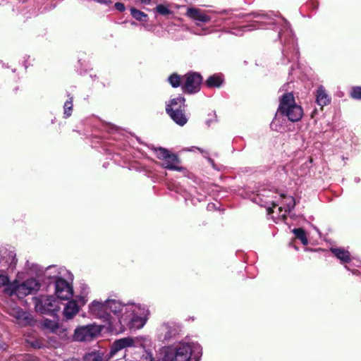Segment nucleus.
I'll return each mask as SVG.
<instances>
[{
	"mask_svg": "<svg viewBox=\"0 0 361 361\" xmlns=\"http://www.w3.org/2000/svg\"><path fill=\"white\" fill-rule=\"evenodd\" d=\"M108 312L113 313L118 319L119 330L125 326L137 330L144 327L150 315L147 305L141 303H123L114 299H108Z\"/></svg>",
	"mask_w": 361,
	"mask_h": 361,
	"instance_id": "nucleus-1",
	"label": "nucleus"
},
{
	"mask_svg": "<svg viewBox=\"0 0 361 361\" xmlns=\"http://www.w3.org/2000/svg\"><path fill=\"white\" fill-rule=\"evenodd\" d=\"M250 15L253 16L254 20L252 24L242 27L243 31H250L257 28L267 29L268 26L273 30L278 31V37L282 41L284 35L290 36L292 31L290 25L283 17L276 16L272 11H257Z\"/></svg>",
	"mask_w": 361,
	"mask_h": 361,
	"instance_id": "nucleus-2",
	"label": "nucleus"
},
{
	"mask_svg": "<svg viewBox=\"0 0 361 361\" xmlns=\"http://www.w3.org/2000/svg\"><path fill=\"white\" fill-rule=\"evenodd\" d=\"M46 276L54 280L55 294L59 299L66 300L72 298L73 289L71 281L73 280V275L68 270L63 267L51 266L47 269Z\"/></svg>",
	"mask_w": 361,
	"mask_h": 361,
	"instance_id": "nucleus-3",
	"label": "nucleus"
},
{
	"mask_svg": "<svg viewBox=\"0 0 361 361\" xmlns=\"http://www.w3.org/2000/svg\"><path fill=\"white\" fill-rule=\"evenodd\" d=\"M278 112L292 122L300 121L303 116L302 107L295 103V97L291 92L286 93L281 97Z\"/></svg>",
	"mask_w": 361,
	"mask_h": 361,
	"instance_id": "nucleus-4",
	"label": "nucleus"
},
{
	"mask_svg": "<svg viewBox=\"0 0 361 361\" xmlns=\"http://www.w3.org/2000/svg\"><path fill=\"white\" fill-rule=\"evenodd\" d=\"M275 192L271 189L265 188L264 185L259 187L257 190L250 197L253 202L264 207L267 209L268 214L274 212L276 209L278 202L277 197H274Z\"/></svg>",
	"mask_w": 361,
	"mask_h": 361,
	"instance_id": "nucleus-5",
	"label": "nucleus"
},
{
	"mask_svg": "<svg viewBox=\"0 0 361 361\" xmlns=\"http://www.w3.org/2000/svg\"><path fill=\"white\" fill-rule=\"evenodd\" d=\"M185 99L183 97L171 99L166 104V111L171 118L178 126H183L188 121L185 114Z\"/></svg>",
	"mask_w": 361,
	"mask_h": 361,
	"instance_id": "nucleus-6",
	"label": "nucleus"
},
{
	"mask_svg": "<svg viewBox=\"0 0 361 361\" xmlns=\"http://www.w3.org/2000/svg\"><path fill=\"white\" fill-rule=\"evenodd\" d=\"M40 288L39 281L34 278H30L23 282L14 281L5 290L10 295H16L23 298L30 294L37 292Z\"/></svg>",
	"mask_w": 361,
	"mask_h": 361,
	"instance_id": "nucleus-7",
	"label": "nucleus"
},
{
	"mask_svg": "<svg viewBox=\"0 0 361 361\" xmlns=\"http://www.w3.org/2000/svg\"><path fill=\"white\" fill-rule=\"evenodd\" d=\"M89 312L96 318L102 319L109 329H116L117 324L108 312V299L105 301L94 300L89 305Z\"/></svg>",
	"mask_w": 361,
	"mask_h": 361,
	"instance_id": "nucleus-8",
	"label": "nucleus"
},
{
	"mask_svg": "<svg viewBox=\"0 0 361 361\" xmlns=\"http://www.w3.org/2000/svg\"><path fill=\"white\" fill-rule=\"evenodd\" d=\"M35 306L36 311L41 314H54L60 310V302L53 295H40L35 298Z\"/></svg>",
	"mask_w": 361,
	"mask_h": 361,
	"instance_id": "nucleus-9",
	"label": "nucleus"
},
{
	"mask_svg": "<svg viewBox=\"0 0 361 361\" xmlns=\"http://www.w3.org/2000/svg\"><path fill=\"white\" fill-rule=\"evenodd\" d=\"M154 152L159 159L163 161L161 166L169 170L180 171L183 169L179 166L180 159L177 155L171 153L168 149L163 147L154 148Z\"/></svg>",
	"mask_w": 361,
	"mask_h": 361,
	"instance_id": "nucleus-10",
	"label": "nucleus"
},
{
	"mask_svg": "<svg viewBox=\"0 0 361 361\" xmlns=\"http://www.w3.org/2000/svg\"><path fill=\"white\" fill-rule=\"evenodd\" d=\"M146 340V338L142 336H137L135 338L126 337L116 340L110 349L109 357V358L114 357V356L120 350L127 347H139L142 346L143 342Z\"/></svg>",
	"mask_w": 361,
	"mask_h": 361,
	"instance_id": "nucleus-11",
	"label": "nucleus"
},
{
	"mask_svg": "<svg viewBox=\"0 0 361 361\" xmlns=\"http://www.w3.org/2000/svg\"><path fill=\"white\" fill-rule=\"evenodd\" d=\"M101 328L94 324L79 326L75 329L73 338L75 341H87L99 334Z\"/></svg>",
	"mask_w": 361,
	"mask_h": 361,
	"instance_id": "nucleus-12",
	"label": "nucleus"
},
{
	"mask_svg": "<svg viewBox=\"0 0 361 361\" xmlns=\"http://www.w3.org/2000/svg\"><path fill=\"white\" fill-rule=\"evenodd\" d=\"M202 78L197 73H188L182 78V89L185 92L193 94L200 90Z\"/></svg>",
	"mask_w": 361,
	"mask_h": 361,
	"instance_id": "nucleus-13",
	"label": "nucleus"
},
{
	"mask_svg": "<svg viewBox=\"0 0 361 361\" xmlns=\"http://www.w3.org/2000/svg\"><path fill=\"white\" fill-rule=\"evenodd\" d=\"M200 347L197 344L180 343L174 351L175 361H189L195 351L200 353Z\"/></svg>",
	"mask_w": 361,
	"mask_h": 361,
	"instance_id": "nucleus-14",
	"label": "nucleus"
},
{
	"mask_svg": "<svg viewBox=\"0 0 361 361\" xmlns=\"http://www.w3.org/2000/svg\"><path fill=\"white\" fill-rule=\"evenodd\" d=\"M278 205L276 208L279 211V217L285 219L287 214L289 213L295 205V202L292 196L280 195L277 198Z\"/></svg>",
	"mask_w": 361,
	"mask_h": 361,
	"instance_id": "nucleus-15",
	"label": "nucleus"
},
{
	"mask_svg": "<svg viewBox=\"0 0 361 361\" xmlns=\"http://www.w3.org/2000/svg\"><path fill=\"white\" fill-rule=\"evenodd\" d=\"M186 16L195 21V24L197 26L200 25V23H207L211 20V17L207 15L206 11L194 7L188 8Z\"/></svg>",
	"mask_w": 361,
	"mask_h": 361,
	"instance_id": "nucleus-16",
	"label": "nucleus"
},
{
	"mask_svg": "<svg viewBox=\"0 0 361 361\" xmlns=\"http://www.w3.org/2000/svg\"><path fill=\"white\" fill-rule=\"evenodd\" d=\"M176 334V329L169 323H163L157 329V336L161 341H169Z\"/></svg>",
	"mask_w": 361,
	"mask_h": 361,
	"instance_id": "nucleus-17",
	"label": "nucleus"
},
{
	"mask_svg": "<svg viewBox=\"0 0 361 361\" xmlns=\"http://www.w3.org/2000/svg\"><path fill=\"white\" fill-rule=\"evenodd\" d=\"M17 263L16 255L13 252H5L0 259V264L2 271L6 269H13Z\"/></svg>",
	"mask_w": 361,
	"mask_h": 361,
	"instance_id": "nucleus-18",
	"label": "nucleus"
},
{
	"mask_svg": "<svg viewBox=\"0 0 361 361\" xmlns=\"http://www.w3.org/2000/svg\"><path fill=\"white\" fill-rule=\"evenodd\" d=\"M330 251L342 264L348 263L351 261L350 252L344 248L331 247Z\"/></svg>",
	"mask_w": 361,
	"mask_h": 361,
	"instance_id": "nucleus-19",
	"label": "nucleus"
},
{
	"mask_svg": "<svg viewBox=\"0 0 361 361\" xmlns=\"http://www.w3.org/2000/svg\"><path fill=\"white\" fill-rule=\"evenodd\" d=\"M79 307L75 300H72L66 305L63 316L66 319H71L79 312Z\"/></svg>",
	"mask_w": 361,
	"mask_h": 361,
	"instance_id": "nucleus-20",
	"label": "nucleus"
},
{
	"mask_svg": "<svg viewBox=\"0 0 361 361\" xmlns=\"http://www.w3.org/2000/svg\"><path fill=\"white\" fill-rule=\"evenodd\" d=\"M331 101V97L329 96V94L326 93L325 89L320 86L316 93V102L317 104L320 106L321 107H323L327 104H329Z\"/></svg>",
	"mask_w": 361,
	"mask_h": 361,
	"instance_id": "nucleus-21",
	"label": "nucleus"
},
{
	"mask_svg": "<svg viewBox=\"0 0 361 361\" xmlns=\"http://www.w3.org/2000/svg\"><path fill=\"white\" fill-rule=\"evenodd\" d=\"M104 353L100 350H92L86 353L83 357V361H103Z\"/></svg>",
	"mask_w": 361,
	"mask_h": 361,
	"instance_id": "nucleus-22",
	"label": "nucleus"
},
{
	"mask_svg": "<svg viewBox=\"0 0 361 361\" xmlns=\"http://www.w3.org/2000/svg\"><path fill=\"white\" fill-rule=\"evenodd\" d=\"M224 82L223 76L220 74H214L208 78L206 84L209 87H219Z\"/></svg>",
	"mask_w": 361,
	"mask_h": 361,
	"instance_id": "nucleus-23",
	"label": "nucleus"
},
{
	"mask_svg": "<svg viewBox=\"0 0 361 361\" xmlns=\"http://www.w3.org/2000/svg\"><path fill=\"white\" fill-rule=\"evenodd\" d=\"M130 12L132 17L137 21L147 22L148 20V16L145 13L134 7L130 8Z\"/></svg>",
	"mask_w": 361,
	"mask_h": 361,
	"instance_id": "nucleus-24",
	"label": "nucleus"
},
{
	"mask_svg": "<svg viewBox=\"0 0 361 361\" xmlns=\"http://www.w3.org/2000/svg\"><path fill=\"white\" fill-rule=\"evenodd\" d=\"M42 325L44 328L49 329L52 333H56L59 329V324L58 322L49 319L43 320Z\"/></svg>",
	"mask_w": 361,
	"mask_h": 361,
	"instance_id": "nucleus-25",
	"label": "nucleus"
},
{
	"mask_svg": "<svg viewBox=\"0 0 361 361\" xmlns=\"http://www.w3.org/2000/svg\"><path fill=\"white\" fill-rule=\"evenodd\" d=\"M90 293L89 287L85 284L80 285V295L78 297L81 305H84L87 301V295Z\"/></svg>",
	"mask_w": 361,
	"mask_h": 361,
	"instance_id": "nucleus-26",
	"label": "nucleus"
},
{
	"mask_svg": "<svg viewBox=\"0 0 361 361\" xmlns=\"http://www.w3.org/2000/svg\"><path fill=\"white\" fill-rule=\"evenodd\" d=\"M292 231L295 234V237L298 238L304 245H307L308 244L306 233L302 228H294Z\"/></svg>",
	"mask_w": 361,
	"mask_h": 361,
	"instance_id": "nucleus-27",
	"label": "nucleus"
},
{
	"mask_svg": "<svg viewBox=\"0 0 361 361\" xmlns=\"http://www.w3.org/2000/svg\"><path fill=\"white\" fill-rule=\"evenodd\" d=\"M283 54L288 59L289 62L296 61L298 59L299 55L298 49L296 47H293L291 56L289 55L288 49H285L283 51Z\"/></svg>",
	"mask_w": 361,
	"mask_h": 361,
	"instance_id": "nucleus-28",
	"label": "nucleus"
},
{
	"mask_svg": "<svg viewBox=\"0 0 361 361\" xmlns=\"http://www.w3.org/2000/svg\"><path fill=\"white\" fill-rule=\"evenodd\" d=\"M168 80L173 87H178L180 84L182 85L180 77L176 73L171 75Z\"/></svg>",
	"mask_w": 361,
	"mask_h": 361,
	"instance_id": "nucleus-29",
	"label": "nucleus"
},
{
	"mask_svg": "<svg viewBox=\"0 0 361 361\" xmlns=\"http://www.w3.org/2000/svg\"><path fill=\"white\" fill-rule=\"evenodd\" d=\"M64 116L66 118L69 117L71 115L73 109V97H70L64 104Z\"/></svg>",
	"mask_w": 361,
	"mask_h": 361,
	"instance_id": "nucleus-30",
	"label": "nucleus"
},
{
	"mask_svg": "<svg viewBox=\"0 0 361 361\" xmlns=\"http://www.w3.org/2000/svg\"><path fill=\"white\" fill-rule=\"evenodd\" d=\"M155 11L161 15L166 16L172 13V11L170 8L164 4H159L154 8Z\"/></svg>",
	"mask_w": 361,
	"mask_h": 361,
	"instance_id": "nucleus-31",
	"label": "nucleus"
},
{
	"mask_svg": "<svg viewBox=\"0 0 361 361\" xmlns=\"http://www.w3.org/2000/svg\"><path fill=\"white\" fill-rule=\"evenodd\" d=\"M350 96L354 99H361V87L353 88Z\"/></svg>",
	"mask_w": 361,
	"mask_h": 361,
	"instance_id": "nucleus-32",
	"label": "nucleus"
},
{
	"mask_svg": "<svg viewBox=\"0 0 361 361\" xmlns=\"http://www.w3.org/2000/svg\"><path fill=\"white\" fill-rule=\"evenodd\" d=\"M9 283V279L7 275L0 274V288L8 286Z\"/></svg>",
	"mask_w": 361,
	"mask_h": 361,
	"instance_id": "nucleus-33",
	"label": "nucleus"
},
{
	"mask_svg": "<svg viewBox=\"0 0 361 361\" xmlns=\"http://www.w3.org/2000/svg\"><path fill=\"white\" fill-rule=\"evenodd\" d=\"M164 361H174L175 360V353L174 351L167 352L164 357Z\"/></svg>",
	"mask_w": 361,
	"mask_h": 361,
	"instance_id": "nucleus-34",
	"label": "nucleus"
},
{
	"mask_svg": "<svg viewBox=\"0 0 361 361\" xmlns=\"http://www.w3.org/2000/svg\"><path fill=\"white\" fill-rule=\"evenodd\" d=\"M140 361H155L152 354L149 352H146V353L142 356Z\"/></svg>",
	"mask_w": 361,
	"mask_h": 361,
	"instance_id": "nucleus-35",
	"label": "nucleus"
},
{
	"mask_svg": "<svg viewBox=\"0 0 361 361\" xmlns=\"http://www.w3.org/2000/svg\"><path fill=\"white\" fill-rule=\"evenodd\" d=\"M114 6H115L116 9H117L118 11H119L121 12L124 11L126 9L125 5L121 2L116 3Z\"/></svg>",
	"mask_w": 361,
	"mask_h": 361,
	"instance_id": "nucleus-36",
	"label": "nucleus"
},
{
	"mask_svg": "<svg viewBox=\"0 0 361 361\" xmlns=\"http://www.w3.org/2000/svg\"><path fill=\"white\" fill-rule=\"evenodd\" d=\"M24 361H38V359L35 356L27 355L25 356Z\"/></svg>",
	"mask_w": 361,
	"mask_h": 361,
	"instance_id": "nucleus-37",
	"label": "nucleus"
},
{
	"mask_svg": "<svg viewBox=\"0 0 361 361\" xmlns=\"http://www.w3.org/2000/svg\"><path fill=\"white\" fill-rule=\"evenodd\" d=\"M32 345L35 348H42V345L40 344V343L38 341H35Z\"/></svg>",
	"mask_w": 361,
	"mask_h": 361,
	"instance_id": "nucleus-38",
	"label": "nucleus"
},
{
	"mask_svg": "<svg viewBox=\"0 0 361 361\" xmlns=\"http://www.w3.org/2000/svg\"><path fill=\"white\" fill-rule=\"evenodd\" d=\"M136 1L137 2H140V4L149 5V4H150L152 0H136Z\"/></svg>",
	"mask_w": 361,
	"mask_h": 361,
	"instance_id": "nucleus-39",
	"label": "nucleus"
},
{
	"mask_svg": "<svg viewBox=\"0 0 361 361\" xmlns=\"http://www.w3.org/2000/svg\"><path fill=\"white\" fill-rule=\"evenodd\" d=\"M207 30V29H204L203 31H202V32L197 30V31H195L194 33L195 35H204L207 33L206 32Z\"/></svg>",
	"mask_w": 361,
	"mask_h": 361,
	"instance_id": "nucleus-40",
	"label": "nucleus"
},
{
	"mask_svg": "<svg viewBox=\"0 0 361 361\" xmlns=\"http://www.w3.org/2000/svg\"><path fill=\"white\" fill-rule=\"evenodd\" d=\"M63 361H80V360L78 358L72 357H68V358H67L66 360H65Z\"/></svg>",
	"mask_w": 361,
	"mask_h": 361,
	"instance_id": "nucleus-41",
	"label": "nucleus"
},
{
	"mask_svg": "<svg viewBox=\"0 0 361 361\" xmlns=\"http://www.w3.org/2000/svg\"><path fill=\"white\" fill-rule=\"evenodd\" d=\"M214 204H209L208 206H207V209L210 210L212 208H214Z\"/></svg>",
	"mask_w": 361,
	"mask_h": 361,
	"instance_id": "nucleus-42",
	"label": "nucleus"
},
{
	"mask_svg": "<svg viewBox=\"0 0 361 361\" xmlns=\"http://www.w3.org/2000/svg\"><path fill=\"white\" fill-rule=\"evenodd\" d=\"M17 313H18L17 317L18 318L21 317L22 311H18Z\"/></svg>",
	"mask_w": 361,
	"mask_h": 361,
	"instance_id": "nucleus-43",
	"label": "nucleus"
},
{
	"mask_svg": "<svg viewBox=\"0 0 361 361\" xmlns=\"http://www.w3.org/2000/svg\"><path fill=\"white\" fill-rule=\"evenodd\" d=\"M207 124L208 126H209V125H210V121H207Z\"/></svg>",
	"mask_w": 361,
	"mask_h": 361,
	"instance_id": "nucleus-44",
	"label": "nucleus"
},
{
	"mask_svg": "<svg viewBox=\"0 0 361 361\" xmlns=\"http://www.w3.org/2000/svg\"><path fill=\"white\" fill-rule=\"evenodd\" d=\"M131 25H136V23L135 22H132Z\"/></svg>",
	"mask_w": 361,
	"mask_h": 361,
	"instance_id": "nucleus-45",
	"label": "nucleus"
},
{
	"mask_svg": "<svg viewBox=\"0 0 361 361\" xmlns=\"http://www.w3.org/2000/svg\"><path fill=\"white\" fill-rule=\"evenodd\" d=\"M359 180H360V179H359V178H355V181H356V182H358Z\"/></svg>",
	"mask_w": 361,
	"mask_h": 361,
	"instance_id": "nucleus-46",
	"label": "nucleus"
},
{
	"mask_svg": "<svg viewBox=\"0 0 361 361\" xmlns=\"http://www.w3.org/2000/svg\"><path fill=\"white\" fill-rule=\"evenodd\" d=\"M195 148L197 149L199 151H201V149L200 148H198V147H195Z\"/></svg>",
	"mask_w": 361,
	"mask_h": 361,
	"instance_id": "nucleus-47",
	"label": "nucleus"
},
{
	"mask_svg": "<svg viewBox=\"0 0 361 361\" xmlns=\"http://www.w3.org/2000/svg\"><path fill=\"white\" fill-rule=\"evenodd\" d=\"M123 360H124L123 359L121 360V361H123Z\"/></svg>",
	"mask_w": 361,
	"mask_h": 361,
	"instance_id": "nucleus-48",
	"label": "nucleus"
}]
</instances>
